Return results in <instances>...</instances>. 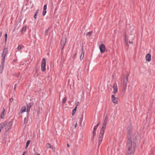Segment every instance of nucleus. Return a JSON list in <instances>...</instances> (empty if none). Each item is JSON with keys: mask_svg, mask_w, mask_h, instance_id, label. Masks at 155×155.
<instances>
[{"mask_svg": "<svg viewBox=\"0 0 155 155\" xmlns=\"http://www.w3.org/2000/svg\"><path fill=\"white\" fill-rule=\"evenodd\" d=\"M67 146L68 147H70V145L68 144H67Z\"/></svg>", "mask_w": 155, "mask_h": 155, "instance_id": "46", "label": "nucleus"}, {"mask_svg": "<svg viewBox=\"0 0 155 155\" xmlns=\"http://www.w3.org/2000/svg\"><path fill=\"white\" fill-rule=\"evenodd\" d=\"M93 137H94V136L95 135H96V133H95V131H93Z\"/></svg>", "mask_w": 155, "mask_h": 155, "instance_id": "32", "label": "nucleus"}, {"mask_svg": "<svg viewBox=\"0 0 155 155\" xmlns=\"http://www.w3.org/2000/svg\"><path fill=\"white\" fill-rule=\"evenodd\" d=\"M12 124V121H10L8 122L5 121L0 124V128L5 129L6 131H7L11 129Z\"/></svg>", "mask_w": 155, "mask_h": 155, "instance_id": "2", "label": "nucleus"}, {"mask_svg": "<svg viewBox=\"0 0 155 155\" xmlns=\"http://www.w3.org/2000/svg\"><path fill=\"white\" fill-rule=\"evenodd\" d=\"M2 128H0V132L1 131V130H2Z\"/></svg>", "mask_w": 155, "mask_h": 155, "instance_id": "49", "label": "nucleus"}, {"mask_svg": "<svg viewBox=\"0 0 155 155\" xmlns=\"http://www.w3.org/2000/svg\"><path fill=\"white\" fill-rule=\"evenodd\" d=\"M34 155H40L39 153H35V154Z\"/></svg>", "mask_w": 155, "mask_h": 155, "instance_id": "39", "label": "nucleus"}, {"mask_svg": "<svg viewBox=\"0 0 155 155\" xmlns=\"http://www.w3.org/2000/svg\"><path fill=\"white\" fill-rule=\"evenodd\" d=\"M48 31H49V29H46L45 31V34H47L48 32Z\"/></svg>", "mask_w": 155, "mask_h": 155, "instance_id": "31", "label": "nucleus"}, {"mask_svg": "<svg viewBox=\"0 0 155 155\" xmlns=\"http://www.w3.org/2000/svg\"><path fill=\"white\" fill-rule=\"evenodd\" d=\"M150 155H154L153 151H152V153Z\"/></svg>", "mask_w": 155, "mask_h": 155, "instance_id": "44", "label": "nucleus"}, {"mask_svg": "<svg viewBox=\"0 0 155 155\" xmlns=\"http://www.w3.org/2000/svg\"><path fill=\"white\" fill-rule=\"evenodd\" d=\"M113 88L114 90V91L113 93L114 94L117 91V87L116 83H114L113 86Z\"/></svg>", "mask_w": 155, "mask_h": 155, "instance_id": "8", "label": "nucleus"}, {"mask_svg": "<svg viewBox=\"0 0 155 155\" xmlns=\"http://www.w3.org/2000/svg\"><path fill=\"white\" fill-rule=\"evenodd\" d=\"M138 135L137 133L129 130L127 133V153L128 155H133L135 151V142Z\"/></svg>", "mask_w": 155, "mask_h": 155, "instance_id": "1", "label": "nucleus"}, {"mask_svg": "<svg viewBox=\"0 0 155 155\" xmlns=\"http://www.w3.org/2000/svg\"><path fill=\"white\" fill-rule=\"evenodd\" d=\"M16 61V60H14V61L15 62Z\"/></svg>", "mask_w": 155, "mask_h": 155, "instance_id": "52", "label": "nucleus"}, {"mask_svg": "<svg viewBox=\"0 0 155 155\" xmlns=\"http://www.w3.org/2000/svg\"><path fill=\"white\" fill-rule=\"evenodd\" d=\"M16 84H15L14 86V89L15 91H16Z\"/></svg>", "mask_w": 155, "mask_h": 155, "instance_id": "33", "label": "nucleus"}, {"mask_svg": "<svg viewBox=\"0 0 155 155\" xmlns=\"http://www.w3.org/2000/svg\"><path fill=\"white\" fill-rule=\"evenodd\" d=\"M108 120V117L107 116H106L105 118L104 122L102 125V126L103 127V128L104 127H106V126L107 124V121Z\"/></svg>", "mask_w": 155, "mask_h": 155, "instance_id": "12", "label": "nucleus"}, {"mask_svg": "<svg viewBox=\"0 0 155 155\" xmlns=\"http://www.w3.org/2000/svg\"><path fill=\"white\" fill-rule=\"evenodd\" d=\"M128 81V76L127 75L124 76L122 86V92L125 93L127 89V85Z\"/></svg>", "mask_w": 155, "mask_h": 155, "instance_id": "4", "label": "nucleus"}, {"mask_svg": "<svg viewBox=\"0 0 155 155\" xmlns=\"http://www.w3.org/2000/svg\"><path fill=\"white\" fill-rule=\"evenodd\" d=\"M77 108V107H76L74 108L73 110L72 111V115L73 116L75 113Z\"/></svg>", "mask_w": 155, "mask_h": 155, "instance_id": "20", "label": "nucleus"}, {"mask_svg": "<svg viewBox=\"0 0 155 155\" xmlns=\"http://www.w3.org/2000/svg\"><path fill=\"white\" fill-rule=\"evenodd\" d=\"M46 13V10H43V15L44 16Z\"/></svg>", "mask_w": 155, "mask_h": 155, "instance_id": "30", "label": "nucleus"}, {"mask_svg": "<svg viewBox=\"0 0 155 155\" xmlns=\"http://www.w3.org/2000/svg\"><path fill=\"white\" fill-rule=\"evenodd\" d=\"M30 142V140H28L27 141V143H26V146L25 147L26 148L27 147H28V146L29 145Z\"/></svg>", "mask_w": 155, "mask_h": 155, "instance_id": "24", "label": "nucleus"}, {"mask_svg": "<svg viewBox=\"0 0 155 155\" xmlns=\"http://www.w3.org/2000/svg\"><path fill=\"white\" fill-rule=\"evenodd\" d=\"M5 43H6V41H7V34H5Z\"/></svg>", "mask_w": 155, "mask_h": 155, "instance_id": "26", "label": "nucleus"}, {"mask_svg": "<svg viewBox=\"0 0 155 155\" xmlns=\"http://www.w3.org/2000/svg\"><path fill=\"white\" fill-rule=\"evenodd\" d=\"M25 152H24L23 153V154L22 155H25Z\"/></svg>", "mask_w": 155, "mask_h": 155, "instance_id": "48", "label": "nucleus"}, {"mask_svg": "<svg viewBox=\"0 0 155 155\" xmlns=\"http://www.w3.org/2000/svg\"><path fill=\"white\" fill-rule=\"evenodd\" d=\"M46 146L47 148H51V145L50 143H48L46 144Z\"/></svg>", "mask_w": 155, "mask_h": 155, "instance_id": "21", "label": "nucleus"}, {"mask_svg": "<svg viewBox=\"0 0 155 155\" xmlns=\"http://www.w3.org/2000/svg\"><path fill=\"white\" fill-rule=\"evenodd\" d=\"M52 150L54 151L55 150V148L54 147H51V148Z\"/></svg>", "mask_w": 155, "mask_h": 155, "instance_id": "35", "label": "nucleus"}, {"mask_svg": "<svg viewBox=\"0 0 155 155\" xmlns=\"http://www.w3.org/2000/svg\"><path fill=\"white\" fill-rule=\"evenodd\" d=\"M100 122H99L97 124L96 126H97V127H98V126L100 124Z\"/></svg>", "mask_w": 155, "mask_h": 155, "instance_id": "40", "label": "nucleus"}, {"mask_svg": "<svg viewBox=\"0 0 155 155\" xmlns=\"http://www.w3.org/2000/svg\"><path fill=\"white\" fill-rule=\"evenodd\" d=\"M112 101L113 103L115 104H118V98L117 97H115L114 95H112L111 96Z\"/></svg>", "mask_w": 155, "mask_h": 155, "instance_id": "6", "label": "nucleus"}, {"mask_svg": "<svg viewBox=\"0 0 155 155\" xmlns=\"http://www.w3.org/2000/svg\"><path fill=\"white\" fill-rule=\"evenodd\" d=\"M66 42V38L65 36H64L62 38V39L61 42V45L64 46Z\"/></svg>", "mask_w": 155, "mask_h": 155, "instance_id": "9", "label": "nucleus"}, {"mask_svg": "<svg viewBox=\"0 0 155 155\" xmlns=\"http://www.w3.org/2000/svg\"><path fill=\"white\" fill-rule=\"evenodd\" d=\"M76 55V54L75 53V54H74L73 57V58H74L75 57Z\"/></svg>", "mask_w": 155, "mask_h": 155, "instance_id": "38", "label": "nucleus"}, {"mask_svg": "<svg viewBox=\"0 0 155 155\" xmlns=\"http://www.w3.org/2000/svg\"><path fill=\"white\" fill-rule=\"evenodd\" d=\"M79 102H78L76 104V106L77 107L79 105Z\"/></svg>", "mask_w": 155, "mask_h": 155, "instance_id": "43", "label": "nucleus"}, {"mask_svg": "<svg viewBox=\"0 0 155 155\" xmlns=\"http://www.w3.org/2000/svg\"><path fill=\"white\" fill-rule=\"evenodd\" d=\"M77 122L75 123V125H74L75 127H76L77 126Z\"/></svg>", "mask_w": 155, "mask_h": 155, "instance_id": "41", "label": "nucleus"}, {"mask_svg": "<svg viewBox=\"0 0 155 155\" xmlns=\"http://www.w3.org/2000/svg\"><path fill=\"white\" fill-rule=\"evenodd\" d=\"M13 99L12 98H10L9 100V101L10 102H12L13 101Z\"/></svg>", "mask_w": 155, "mask_h": 155, "instance_id": "36", "label": "nucleus"}, {"mask_svg": "<svg viewBox=\"0 0 155 155\" xmlns=\"http://www.w3.org/2000/svg\"><path fill=\"white\" fill-rule=\"evenodd\" d=\"M105 128V127H104L103 128V127H102L99 135V137H103Z\"/></svg>", "mask_w": 155, "mask_h": 155, "instance_id": "10", "label": "nucleus"}, {"mask_svg": "<svg viewBox=\"0 0 155 155\" xmlns=\"http://www.w3.org/2000/svg\"><path fill=\"white\" fill-rule=\"evenodd\" d=\"M124 36H125V38H124V41H125V42L126 43V45L128 46V40L126 38V34L124 35Z\"/></svg>", "mask_w": 155, "mask_h": 155, "instance_id": "18", "label": "nucleus"}, {"mask_svg": "<svg viewBox=\"0 0 155 155\" xmlns=\"http://www.w3.org/2000/svg\"><path fill=\"white\" fill-rule=\"evenodd\" d=\"M67 99V97H65L62 100V103L63 104H64L66 102V100Z\"/></svg>", "mask_w": 155, "mask_h": 155, "instance_id": "23", "label": "nucleus"}, {"mask_svg": "<svg viewBox=\"0 0 155 155\" xmlns=\"http://www.w3.org/2000/svg\"><path fill=\"white\" fill-rule=\"evenodd\" d=\"M21 48V45H19L17 48L18 50L19 51Z\"/></svg>", "mask_w": 155, "mask_h": 155, "instance_id": "27", "label": "nucleus"}, {"mask_svg": "<svg viewBox=\"0 0 155 155\" xmlns=\"http://www.w3.org/2000/svg\"><path fill=\"white\" fill-rule=\"evenodd\" d=\"M26 110V107L25 106H23L21 107L20 110L21 113H23Z\"/></svg>", "mask_w": 155, "mask_h": 155, "instance_id": "15", "label": "nucleus"}, {"mask_svg": "<svg viewBox=\"0 0 155 155\" xmlns=\"http://www.w3.org/2000/svg\"><path fill=\"white\" fill-rule=\"evenodd\" d=\"M26 29V26H24L22 28V29L21 31V32L22 33H23L25 31Z\"/></svg>", "mask_w": 155, "mask_h": 155, "instance_id": "19", "label": "nucleus"}, {"mask_svg": "<svg viewBox=\"0 0 155 155\" xmlns=\"http://www.w3.org/2000/svg\"><path fill=\"white\" fill-rule=\"evenodd\" d=\"M2 32H0V37L2 36Z\"/></svg>", "mask_w": 155, "mask_h": 155, "instance_id": "42", "label": "nucleus"}, {"mask_svg": "<svg viewBox=\"0 0 155 155\" xmlns=\"http://www.w3.org/2000/svg\"><path fill=\"white\" fill-rule=\"evenodd\" d=\"M46 9H47V5H45L44 6V7H43V10H46Z\"/></svg>", "mask_w": 155, "mask_h": 155, "instance_id": "29", "label": "nucleus"}, {"mask_svg": "<svg viewBox=\"0 0 155 155\" xmlns=\"http://www.w3.org/2000/svg\"><path fill=\"white\" fill-rule=\"evenodd\" d=\"M92 31H90L87 34V36H89L90 37V36L92 34Z\"/></svg>", "mask_w": 155, "mask_h": 155, "instance_id": "25", "label": "nucleus"}, {"mask_svg": "<svg viewBox=\"0 0 155 155\" xmlns=\"http://www.w3.org/2000/svg\"><path fill=\"white\" fill-rule=\"evenodd\" d=\"M94 139V137H93V136L92 137V140H93Z\"/></svg>", "mask_w": 155, "mask_h": 155, "instance_id": "51", "label": "nucleus"}, {"mask_svg": "<svg viewBox=\"0 0 155 155\" xmlns=\"http://www.w3.org/2000/svg\"><path fill=\"white\" fill-rule=\"evenodd\" d=\"M39 10H37L35 13V14H36V15H37V14L39 12Z\"/></svg>", "mask_w": 155, "mask_h": 155, "instance_id": "34", "label": "nucleus"}, {"mask_svg": "<svg viewBox=\"0 0 155 155\" xmlns=\"http://www.w3.org/2000/svg\"><path fill=\"white\" fill-rule=\"evenodd\" d=\"M146 59L148 61L150 62V61L151 60V55L150 54H148L146 55Z\"/></svg>", "mask_w": 155, "mask_h": 155, "instance_id": "11", "label": "nucleus"}, {"mask_svg": "<svg viewBox=\"0 0 155 155\" xmlns=\"http://www.w3.org/2000/svg\"><path fill=\"white\" fill-rule=\"evenodd\" d=\"M62 53H63V52H61V54H62Z\"/></svg>", "mask_w": 155, "mask_h": 155, "instance_id": "53", "label": "nucleus"}, {"mask_svg": "<svg viewBox=\"0 0 155 155\" xmlns=\"http://www.w3.org/2000/svg\"><path fill=\"white\" fill-rule=\"evenodd\" d=\"M129 42L130 44H132V43H133V42H132V41H131H131H129Z\"/></svg>", "mask_w": 155, "mask_h": 155, "instance_id": "47", "label": "nucleus"}, {"mask_svg": "<svg viewBox=\"0 0 155 155\" xmlns=\"http://www.w3.org/2000/svg\"><path fill=\"white\" fill-rule=\"evenodd\" d=\"M16 75V76H17V77H19V75H18V74Z\"/></svg>", "mask_w": 155, "mask_h": 155, "instance_id": "50", "label": "nucleus"}, {"mask_svg": "<svg viewBox=\"0 0 155 155\" xmlns=\"http://www.w3.org/2000/svg\"><path fill=\"white\" fill-rule=\"evenodd\" d=\"M100 51L101 53H104L105 51V47L103 44H101L99 47Z\"/></svg>", "mask_w": 155, "mask_h": 155, "instance_id": "7", "label": "nucleus"}, {"mask_svg": "<svg viewBox=\"0 0 155 155\" xmlns=\"http://www.w3.org/2000/svg\"><path fill=\"white\" fill-rule=\"evenodd\" d=\"M84 53L83 51V48H82V52H81V54L80 56V58L81 60H82L84 56Z\"/></svg>", "mask_w": 155, "mask_h": 155, "instance_id": "14", "label": "nucleus"}, {"mask_svg": "<svg viewBox=\"0 0 155 155\" xmlns=\"http://www.w3.org/2000/svg\"><path fill=\"white\" fill-rule=\"evenodd\" d=\"M83 115H82V117H81V118L80 119V125L81 126V123H82V120L83 119Z\"/></svg>", "mask_w": 155, "mask_h": 155, "instance_id": "22", "label": "nucleus"}, {"mask_svg": "<svg viewBox=\"0 0 155 155\" xmlns=\"http://www.w3.org/2000/svg\"><path fill=\"white\" fill-rule=\"evenodd\" d=\"M97 126H95L94 128L93 131H96L97 128Z\"/></svg>", "mask_w": 155, "mask_h": 155, "instance_id": "28", "label": "nucleus"}, {"mask_svg": "<svg viewBox=\"0 0 155 155\" xmlns=\"http://www.w3.org/2000/svg\"><path fill=\"white\" fill-rule=\"evenodd\" d=\"M8 51V49L7 48H5L4 49L2 55V60L1 64L0 67V72L1 73H2L4 68L5 58Z\"/></svg>", "mask_w": 155, "mask_h": 155, "instance_id": "3", "label": "nucleus"}, {"mask_svg": "<svg viewBox=\"0 0 155 155\" xmlns=\"http://www.w3.org/2000/svg\"><path fill=\"white\" fill-rule=\"evenodd\" d=\"M37 15L35 14L34 15V18L36 19L37 18Z\"/></svg>", "mask_w": 155, "mask_h": 155, "instance_id": "37", "label": "nucleus"}, {"mask_svg": "<svg viewBox=\"0 0 155 155\" xmlns=\"http://www.w3.org/2000/svg\"><path fill=\"white\" fill-rule=\"evenodd\" d=\"M5 115V110L4 109H3V110L1 114V118H3Z\"/></svg>", "mask_w": 155, "mask_h": 155, "instance_id": "16", "label": "nucleus"}, {"mask_svg": "<svg viewBox=\"0 0 155 155\" xmlns=\"http://www.w3.org/2000/svg\"><path fill=\"white\" fill-rule=\"evenodd\" d=\"M32 104H29L28 105H27V112H28L30 108L32 106Z\"/></svg>", "mask_w": 155, "mask_h": 155, "instance_id": "13", "label": "nucleus"}, {"mask_svg": "<svg viewBox=\"0 0 155 155\" xmlns=\"http://www.w3.org/2000/svg\"><path fill=\"white\" fill-rule=\"evenodd\" d=\"M64 46H63V45H61V50H62L63 48L64 47Z\"/></svg>", "mask_w": 155, "mask_h": 155, "instance_id": "45", "label": "nucleus"}, {"mask_svg": "<svg viewBox=\"0 0 155 155\" xmlns=\"http://www.w3.org/2000/svg\"><path fill=\"white\" fill-rule=\"evenodd\" d=\"M46 59L45 58H43L42 59V62L41 65V70L43 72H44L46 71Z\"/></svg>", "mask_w": 155, "mask_h": 155, "instance_id": "5", "label": "nucleus"}, {"mask_svg": "<svg viewBox=\"0 0 155 155\" xmlns=\"http://www.w3.org/2000/svg\"><path fill=\"white\" fill-rule=\"evenodd\" d=\"M103 137H99V141H98V144L100 145L102 141V140L103 139Z\"/></svg>", "mask_w": 155, "mask_h": 155, "instance_id": "17", "label": "nucleus"}]
</instances>
